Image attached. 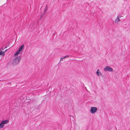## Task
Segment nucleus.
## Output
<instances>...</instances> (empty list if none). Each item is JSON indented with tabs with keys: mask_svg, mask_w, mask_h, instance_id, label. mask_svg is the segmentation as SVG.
I'll list each match as a JSON object with an SVG mask.
<instances>
[{
	"mask_svg": "<svg viewBox=\"0 0 130 130\" xmlns=\"http://www.w3.org/2000/svg\"><path fill=\"white\" fill-rule=\"evenodd\" d=\"M21 59L20 56H18L14 59L13 63L14 65L17 64Z\"/></svg>",
	"mask_w": 130,
	"mask_h": 130,
	"instance_id": "f257e3e1",
	"label": "nucleus"
},
{
	"mask_svg": "<svg viewBox=\"0 0 130 130\" xmlns=\"http://www.w3.org/2000/svg\"><path fill=\"white\" fill-rule=\"evenodd\" d=\"M104 70L106 72L107 71L112 72L113 71L112 68L109 66L105 67L104 69Z\"/></svg>",
	"mask_w": 130,
	"mask_h": 130,
	"instance_id": "f03ea898",
	"label": "nucleus"
},
{
	"mask_svg": "<svg viewBox=\"0 0 130 130\" xmlns=\"http://www.w3.org/2000/svg\"><path fill=\"white\" fill-rule=\"evenodd\" d=\"M97 110V108L95 107H92L91 108L90 112L92 113L95 112Z\"/></svg>",
	"mask_w": 130,
	"mask_h": 130,
	"instance_id": "7ed1b4c3",
	"label": "nucleus"
},
{
	"mask_svg": "<svg viewBox=\"0 0 130 130\" xmlns=\"http://www.w3.org/2000/svg\"><path fill=\"white\" fill-rule=\"evenodd\" d=\"M121 16H118L117 18L115 20V22L116 23H118L119 21H120V19L119 18L121 17Z\"/></svg>",
	"mask_w": 130,
	"mask_h": 130,
	"instance_id": "20e7f679",
	"label": "nucleus"
},
{
	"mask_svg": "<svg viewBox=\"0 0 130 130\" xmlns=\"http://www.w3.org/2000/svg\"><path fill=\"white\" fill-rule=\"evenodd\" d=\"M9 122V121L8 120H6L2 121L1 122L3 124H6L7 123Z\"/></svg>",
	"mask_w": 130,
	"mask_h": 130,
	"instance_id": "39448f33",
	"label": "nucleus"
},
{
	"mask_svg": "<svg viewBox=\"0 0 130 130\" xmlns=\"http://www.w3.org/2000/svg\"><path fill=\"white\" fill-rule=\"evenodd\" d=\"M96 74L98 76H100L102 75V74L100 72V70L99 69H98L97 70V71L96 72Z\"/></svg>",
	"mask_w": 130,
	"mask_h": 130,
	"instance_id": "423d86ee",
	"label": "nucleus"
},
{
	"mask_svg": "<svg viewBox=\"0 0 130 130\" xmlns=\"http://www.w3.org/2000/svg\"><path fill=\"white\" fill-rule=\"evenodd\" d=\"M69 57V55H66L64 56L63 57H61L60 58V61L62 60L63 59H64L66 58H67Z\"/></svg>",
	"mask_w": 130,
	"mask_h": 130,
	"instance_id": "0eeeda50",
	"label": "nucleus"
},
{
	"mask_svg": "<svg viewBox=\"0 0 130 130\" xmlns=\"http://www.w3.org/2000/svg\"><path fill=\"white\" fill-rule=\"evenodd\" d=\"M4 51H1V50H0V55H2L3 56L4 55Z\"/></svg>",
	"mask_w": 130,
	"mask_h": 130,
	"instance_id": "6e6552de",
	"label": "nucleus"
},
{
	"mask_svg": "<svg viewBox=\"0 0 130 130\" xmlns=\"http://www.w3.org/2000/svg\"><path fill=\"white\" fill-rule=\"evenodd\" d=\"M24 47V45H23L21 46L20 48H19L18 50L20 51V52L22 51V49Z\"/></svg>",
	"mask_w": 130,
	"mask_h": 130,
	"instance_id": "1a4fd4ad",
	"label": "nucleus"
},
{
	"mask_svg": "<svg viewBox=\"0 0 130 130\" xmlns=\"http://www.w3.org/2000/svg\"><path fill=\"white\" fill-rule=\"evenodd\" d=\"M20 53V51L18 50V51L15 54L14 56H16L18 55Z\"/></svg>",
	"mask_w": 130,
	"mask_h": 130,
	"instance_id": "9d476101",
	"label": "nucleus"
},
{
	"mask_svg": "<svg viewBox=\"0 0 130 130\" xmlns=\"http://www.w3.org/2000/svg\"><path fill=\"white\" fill-rule=\"evenodd\" d=\"M4 126V125L1 122L0 124V128H2Z\"/></svg>",
	"mask_w": 130,
	"mask_h": 130,
	"instance_id": "9b49d317",
	"label": "nucleus"
},
{
	"mask_svg": "<svg viewBox=\"0 0 130 130\" xmlns=\"http://www.w3.org/2000/svg\"><path fill=\"white\" fill-rule=\"evenodd\" d=\"M47 5H46V7L45 9L44 10V12H46L48 8H47Z\"/></svg>",
	"mask_w": 130,
	"mask_h": 130,
	"instance_id": "f8f14e48",
	"label": "nucleus"
},
{
	"mask_svg": "<svg viewBox=\"0 0 130 130\" xmlns=\"http://www.w3.org/2000/svg\"><path fill=\"white\" fill-rule=\"evenodd\" d=\"M1 49L2 50H4V49H3L2 48H1Z\"/></svg>",
	"mask_w": 130,
	"mask_h": 130,
	"instance_id": "ddd939ff",
	"label": "nucleus"
},
{
	"mask_svg": "<svg viewBox=\"0 0 130 130\" xmlns=\"http://www.w3.org/2000/svg\"><path fill=\"white\" fill-rule=\"evenodd\" d=\"M7 48V47H5V48Z\"/></svg>",
	"mask_w": 130,
	"mask_h": 130,
	"instance_id": "4468645a",
	"label": "nucleus"
},
{
	"mask_svg": "<svg viewBox=\"0 0 130 130\" xmlns=\"http://www.w3.org/2000/svg\"><path fill=\"white\" fill-rule=\"evenodd\" d=\"M7 50H6L5 51V52Z\"/></svg>",
	"mask_w": 130,
	"mask_h": 130,
	"instance_id": "2eb2a0df",
	"label": "nucleus"
}]
</instances>
